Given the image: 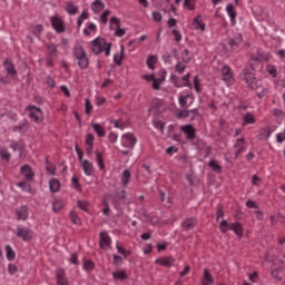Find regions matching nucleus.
<instances>
[{"mask_svg": "<svg viewBox=\"0 0 285 285\" xmlns=\"http://www.w3.org/2000/svg\"><path fill=\"white\" fill-rule=\"evenodd\" d=\"M181 80L185 81L181 83L183 88H193V85L190 83V73H186L181 77Z\"/></svg>", "mask_w": 285, "mask_h": 285, "instance_id": "obj_47", "label": "nucleus"}, {"mask_svg": "<svg viewBox=\"0 0 285 285\" xmlns=\"http://www.w3.org/2000/svg\"><path fill=\"white\" fill-rule=\"evenodd\" d=\"M70 218H71L72 224H75L76 226H81V218H79L77 213L71 212L70 213Z\"/></svg>", "mask_w": 285, "mask_h": 285, "instance_id": "obj_50", "label": "nucleus"}, {"mask_svg": "<svg viewBox=\"0 0 285 285\" xmlns=\"http://www.w3.org/2000/svg\"><path fill=\"white\" fill-rule=\"evenodd\" d=\"M82 268L86 273H92V271H95V262H92V259L83 258Z\"/></svg>", "mask_w": 285, "mask_h": 285, "instance_id": "obj_33", "label": "nucleus"}, {"mask_svg": "<svg viewBox=\"0 0 285 285\" xmlns=\"http://www.w3.org/2000/svg\"><path fill=\"white\" fill-rule=\"evenodd\" d=\"M267 72H268V75H271V77H273V79H276V77H277V67H275L273 65H268L267 66Z\"/></svg>", "mask_w": 285, "mask_h": 285, "instance_id": "obj_54", "label": "nucleus"}, {"mask_svg": "<svg viewBox=\"0 0 285 285\" xmlns=\"http://www.w3.org/2000/svg\"><path fill=\"white\" fill-rule=\"evenodd\" d=\"M4 250L7 253L8 262H14V258L17 257V254L14 253V249H12V246L6 245Z\"/></svg>", "mask_w": 285, "mask_h": 285, "instance_id": "obj_38", "label": "nucleus"}, {"mask_svg": "<svg viewBox=\"0 0 285 285\" xmlns=\"http://www.w3.org/2000/svg\"><path fill=\"white\" fill-rule=\"evenodd\" d=\"M125 47L124 45L120 46V55L116 53L114 56V63H116V66H121V62L124 61V52H125Z\"/></svg>", "mask_w": 285, "mask_h": 285, "instance_id": "obj_36", "label": "nucleus"}, {"mask_svg": "<svg viewBox=\"0 0 285 285\" xmlns=\"http://www.w3.org/2000/svg\"><path fill=\"white\" fill-rule=\"evenodd\" d=\"M85 112L86 115H90L92 112V102H90V99H85Z\"/></svg>", "mask_w": 285, "mask_h": 285, "instance_id": "obj_56", "label": "nucleus"}, {"mask_svg": "<svg viewBox=\"0 0 285 285\" xmlns=\"http://www.w3.org/2000/svg\"><path fill=\"white\" fill-rule=\"evenodd\" d=\"M16 237H19L22 242H30L32 239V232L30 228L17 227Z\"/></svg>", "mask_w": 285, "mask_h": 285, "instance_id": "obj_12", "label": "nucleus"}, {"mask_svg": "<svg viewBox=\"0 0 285 285\" xmlns=\"http://www.w3.org/2000/svg\"><path fill=\"white\" fill-rule=\"evenodd\" d=\"M86 146H95V136L92 134H88L85 140Z\"/></svg>", "mask_w": 285, "mask_h": 285, "instance_id": "obj_60", "label": "nucleus"}, {"mask_svg": "<svg viewBox=\"0 0 285 285\" xmlns=\"http://www.w3.org/2000/svg\"><path fill=\"white\" fill-rule=\"evenodd\" d=\"M257 119H255V116L250 112H247L243 117V126H253V124H256Z\"/></svg>", "mask_w": 285, "mask_h": 285, "instance_id": "obj_32", "label": "nucleus"}, {"mask_svg": "<svg viewBox=\"0 0 285 285\" xmlns=\"http://www.w3.org/2000/svg\"><path fill=\"white\" fill-rule=\"evenodd\" d=\"M82 170L87 177H92V171L95 170V166L88 159L81 163Z\"/></svg>", "mask_w": 285, "mask_h": 285, "instance_id": "obj_24", "label": "nucleus"}, {"mask_svg": "<svg viewBox=\"0 0 285 285\" xmlns=\"http://www.w3.org/2000/svg\"><path fill=\"white\" fill-rule=\"evenodd\" d=\"M194 88H195L196 92H198V94L202 92L199 76L194 77Z\"/></svg>", "mask_w": 285, "mask_h": 285, "instance_id": "obj_61", "label": "nucleus"}, {"mask_svg": "<svg viewBox=\"0 0 285 285\" xmlns=\"http://www.w3.org/2000/svg\"><path fill=\"white\" fill-rule=\"evenodd\" d=\"M180 57L183 63H190V61L193 60V57H190V50L188 49L183 50Z\"/></svg>", "mask_w": 285, "mask_h": 285, "instance_id": "obj_41", "label": "nucleus"}, {"mask_svg": "<svg viewBox=\"0 0 285 285\" xmlns=\"http://www.w3.org/2000/svg\"><path fill=\"white\" fill-rule=\"evenodd\" d=\"M77 206L80 208V210L88 213V200H78Z\"/></svg>", "mask_w": 285, "mask_h": 285, "instance_id": "obj_55", "label": "nucleus"}, {"mask_svg": "<svg viewBox=\"0 0 285 285\" xmlns=\"http://www.w3.org/2000/svg\"><path fill=\"white\" fill-rule=\"evenodd\" d=\"M234 148H235V159H237V157H239L242 155V153H246V138H237L235 144H234Z\"/></svg>", "mask_w": 285, "mask_h": 285, "instance_id": "obj_13", "label": "nucleus"}, {"mask_svg": "<svg viewBox=\"0 0 285 285\" xmlns=\"http://www.w3.org/2000/svg\"><path fill=\"white\" fill-rule=\"evenodd\" d=\"M131 177H132V175L130 174L129 169H125L122 171V176L120 178L122 188H128Z\"/></svg>", "mask_w": 285, "mask_h": 285, "instance_id": "obj_27", "label": "nucleus"}, {"mask_svg": "<svg viewBox=\"0 0 285 285\" xmlns=\"http://www.w3.org/2000/svg\"><path fill=\"white\" fill-rule=\"evenodd\" d=\"M108 17H110V10H105L100 16L101 23H108Z\"/></svg>", "mask_w": 285, "mask_h": 285, "instance_id": "obj_63", "label": "nucleus"}, {"mask_svg": "<svg viewBox=\"0 0 285 285\" xmlns=\"http://www.w3.org/2000/svg\"><path fill=\"white\" fill-rule=\"evenodd\" d=\"M184 7L187 8V10H195V0H184Z\"/></svg>", "mask_w": 285, "mask_h": 285, "instance_id": "obj_59", "label": "nucleus"}, {"mask_svg": "<svg viewBox=\"0 0 285 285\" xmlns=\"http://www.w3.org/2000/svg\"><path fill=\"white\" fill-rule=\"evenodd\" d=\"M112 23H115V26H116V31H115L116 37H124V35H126V29H121L120 28V26H119V23H120L119 18L111 17L110 24L112 26Z\"/></svg>", "mask_w": 285, "mask_h": 285, "instance_id": "obj_25", "label": "nucleus"}, {"mask_svg": "<svg viewBox=\"0 0 285 285\" xmlns=\"http://www.w3.org/2000/svg\"><path fill=\"white\" fill-rule=\"evenodd\" d=\"M47 52H48V57H53V58L59 57V49L57 45H55V42H50L47 45Z\"/></svg>", "mask_w": 285, "mask_h": 285, "instance_id": "obj_29", "label": "nucleus"}, {"mask_svg": "<svg viewBox=\"0 0 285 285\" xmlns=\"http://www.w3.org/2000/svg\"><path fill=\"white\" fill-rule=\"evenodd\" d=\"M204 279H205V284H213L215 282L213 279V275L208 269H204Z\"/></svg>", "mask_w": 285, "mask_h": 285, "instance_id": "obj_49", "label": "nucleus"}, {"mask_svg": "<svg viewBox=\"0 0 285 285\" xmlns=\"http://www.w3.org/2000/svg\"><path fill=\"white\" fill-rule=\"evenodd\" d=\"M96 155V161L99 170H106V165L104 163V154L101 151H95Z\"/></svg>", "mask_w": 285, "mask_h": 285, "instance_id": "obj_34", "label": "nucleus"}, {"mask_svg": "<svg viewBox=\"0 0 285 285\" xmlns=\"http://www.w3.org/2000/svg\"><path fill=\"white\" fill-rule=\"evenodd\" d=\"M121 146L128 150H134L137 146V137L132 132H127L121 136Z\"/></svg>", "mask_w": 285, "mask_h": 285, "instance_id": "obj_7", "label": "nucleus"}, {"mask_svg": "<svg viewBox=\"0 0 285 285\" xmlns=\"http://www.w3.org/2000/svg\"><path fill=\"white\" fill-rule=\"evenodd\" d=\"M180 130L186 135V139L188 141H193L197 139V129L193 125L188 124V125L181 126Z\"/></svg>", "mask_w": 285, "mask_h": 285, "instance_id": "obj_11", "label": "nucleus"}, {"mask_svg": "<svg viewBox=\"0 0 285 285\" xmlns=\"http://www.w3.org/2000/svg\"><path fill=\"white\" fill-rule=\"evenodd\" d=\"M170 81H173L175 88H184V85H181V83L179 82V77H177V75L171 73V75H170Z\"/></svg>", "mask_w": 285, "mask_h": 285, "instance_id": "obj_51", "label": "nucleus"}, {"mask_svg": "<svg viewBox=\"0 0 285 285\" xmlns=\"http://www.w3.org/2000/svg\"><path fill=\"white\" fill-rule=\"evenodd\" d=\"M3 66L7 75H9L10 77H17V69L14 68V63H12V61H10L9 59H4Z\"/></svg>", "mask_w": 285, "mask_h": 285, "instance_id": "obj_23", "label": "nucleus"}, {"mask_svg": "<svg viewBox=\"0 0 285 285\" xmlns=\"http://www.w3.org/2000/svg\"><path fill=\"white\" fill-rule=\"evenodd\" d=\"M112 277L116 281L126 282V279H128V274H126L125 271H116V272H112Z\"/></svg>", "mask_w": 285, "mask_h": 285, "instance_id": "obj_35", "label": "nucleus"}, {"mask_svg": "<svg viewBox=\"0 0 285 285\" xmlns=\"http://www.w3.org/2000/svg\"><path fill=\"white\" fill-rule=\"evenodd\" d=\"M56 284L57 285H70V281L68 276H66V269L58 268L56 271Z\"/></svg>", "mask_w": 285, "mask_h": 285, "instance_id": "obj_15", "label": "nucleus"}, {"mask_svg": "<svg viewBox=\"0 0 285 285\" xmlns=\"http://www.w3.org/2000/svg\"><path fill=\"white\" fill-rule=\"evenodd\" d=\"M155 264H158L159 266H164V268H173L175 264V258L174 257H160L155 261Z\"/></svg>", "mask_w": 285, "mask_h": 285, "instance_id": "obj_17", "label": "nucleus"}, {"mask_svg": "<svg viewBox=\"0 0 285 285\" xmlns=\"http://www.w3.org/2000/svg\"><path fill=\"white\" fill-rule=\"evenodd\" d=\"M242 43H244V36H242V33H236L233 38H228L227 40L230 52H238Z\"/></svg>", "mask_w": 285, "mask_h": 285, "instance_id": "obj_8", "label": "nucleus"}, {"mask_svg": "<svg viewBox=\"0 0 285 285\" xmlns=\"http://www.w3.org/2000/svg\"><path fill=\"white\" fill-rule=\"evenodd\" d=\"M193 26L195 27V30L206 32V23L204 22V20H202V16H197L196 18H194Z\"/></svg>", "mask_w": 285, "mask_h": 285, "instance_id": "obj_26", "label": "nucleus"}, {"mask_svg": "<svg viewBox=\"0 0 285 285\" xmlns=\"http://www.w3.org/2000/svg\"><path fill=\"white\" fill-rule=\"evenodd\" d=\"M116 248L120 255H122L126 259V257H130L132 255V252L119 246V244L116 245Z\"/></svg>", "mask_w": 285, "mask_h": 285, "instance_id": "obj_45", "label": "nucleus"}, {"mask_svg": "<svg viewBox=\"0 0 285 285\" xmlns=\"http://www.w3.org/2000/svg\"><path fill=\"white\" fill-rule=\"evenodd\" d=\"M197 224H199V220L197 219V217L193 216V217H189V218H185L180 223V228L185 233H188V230H193V228H195L197 226Z\"/></svg>", "mask_w": 285, "mask_h": 285, "instance_id": "obj_10", "label": "nucleus"}, {"mask_svg": "<svg viewBox=\"0 0 285 285\" xmlns=\"http://www.w3.org/2000/svg\"><path fill=\"white\" fill-rule=\"evenodd\" d=\"M62 208H63V202L61 199L55 198L52 202L53 213H59V210H62Z\"/></svg>", "mask_w": 285, "mask_h": 285, "instance_id": "obj_42", "label": "nucleus"}, {"mask_svg": "<svg viewBox=\"0 0 285 285\" xmlns=\"http://www.w3.org/2000/svg\"><path fill=\"white\" fill-rule=\"evenodd\" d=\"M188 95H186V96H184V95H180L179 97H178V104H179V106L181 107V108H186V106H188Z\"/></svg>", "mask_w": 285, "mask_h": 285, "instance_id": "obj_52", "label": "nucleus"}, {"mask_svg": "<svg viewBox=\"0 0 285 285\" xmlns=\"http://www.w3.org/2000/svg\"><path fill=\"white\" fill-rule=\"evenodd\" d=\"M177 119H188L190 117V111L188 110H180L176 112Z\"/></svg>", "mask_w": 285, "mask_h": 285, "instance_id": "obj_53", "label": "nucleus"}, {"mask_svg": "<svg viewBox=\"0 0 285 285\" xmlns=\"http://www.w3.org/2000/svg\"><path fill=\"white\" fill-rule=\"evenodd\" d=\"M65 10H66L67 14L75 16V14H77V12H79V7H77L75 4V2L68 1V2H66Z\"/></svg>", "mask_w": 285, "mask_h": 285, "instance_id": "obj_30", "label": "nucleus"}, {"mask_svg": "<svg viewBox=\"0 0 285 285\" xmlns=\"http://www.w3.org/2000/svg\"><path fill=\"white\" fill-rule=\"evenodd\" d=\"M219 230L220 233H228V230H233V233H235L239 239H242V237H244V227H242V223H228V220L223 219L219 223Z\"/></svg>", "mask_w": 285, "mask_h": 285, "instance_id": "obj_4", "label": "nucleus"}, {"mask_svg": "<svg viewBox=\"0 0 285 285\" xmlns=\"http://www.w3.org/2000/svg\"><path fill=\"white\" fill-rule=\"evenodd\" d=\"M155 63H157V56L150 55L146 60L147 68L155 70Z\"/></svg>", "mask_w": 285, "mask_h": 285, "instance_id": "obj_43", "label": "nucleus"}, {"mask_svg": "<svg viewBox=\"0 0 285 285\" xmlns=\"http://www.w3.org/2000/svg\"><path fill=\"white\" fill-rule=\"evenodd\" d=\"M26 111L29 112V119L33 121V124H41V121H43V118L41 117L43 110H41V108L35 105H29L26 107Z\"/></svg>", "mask_w": 285, "mask_h": 285, "instance_id": "obj_5", "label": "nucleus"}, {"mask_svg": "<svg viewBox=\"0 0 285 285\" xmlns=\"http://www.w3.org/2000/svg\"><path fill=\"white\" fill-rule=\"evenodd\" d=\"M0 157L4 159L7 164H10V159L12 158V154L8 151V148H0Z\"/></svg>", "mask_w": 285, "mask_h": 285, "instance_id": "obj_39", "label": "nucleus"}, {"mask_svg": "<svg viewBox=\"0 0 285 285\" xmlns=\"http://www.w3.org/2000/svg\"><path fill=\"white\" fill-rule=\"evenodd\" d=\"M112 49V43L107 42L106 39L98 37L91 41V52L94 55H101L105 51L106 57H110V50Z\"/></svg>", "mask_w": 285, "mask_h": 285, "instance_id": "obj_1", "label": "nucleus"}, {"mask_svg": "<svg viewBox=\"0 0 285 285\" xmlns=\"http://www.w3.org/2000/svg\"><path fill=\"white\" fill-rule=\"evenodd\" d=\"M239 80L246 83L248 90H257L259 88L257 77L250 68H244L239 73Z\"/></svg>", "mask_w": 285, "mask_h": 285, "instance_id": "obj_2", "label": "nucleus"}, {"mask_svg": "<svg viewBox=\"0 0 285 285\" xmlns=\"http://www.w3.org/2000/svg\"><path fill=\"white\" fill-rule=\"evenodd\" d=\"M28 205H22L16 209V216L18 220L26 222L28 219Z\"/></svg>", "mask_w": 285, "mask_h": 285, "instance_id": "obj_19", "label": "nucleus"}, {"mask_svg": "<svg viewBox=\"0 0 285 285\" xmlns=\"http://www.w3.org/2000/svg\"><path fill=\"white\" fill-rule=\"evenodd\" d=\"M276 141L277 144H284L285 141V129H284V132H279L276 135Z\"/></svg>", "mask_w": 285, "mask_h": 285, "instance_id": "obj_64", "label": "nucleus"}, {"mask_svg": "<svg viewBox=\"0 0 285 285\" xmlns=\"http://www.w3.org/2000/svg\"><path fill=\"white\" fill-rule=\"evenodd\" d=\"M209 168L214 171L217 173L218 175H222V165H219V163H217V160L212 159L208 163Z\"/></svg>", "mask_w": 285, "mask_h": 285, "instance_id": "obj_37", "label": "nucleus"}, {"mask_svg": "<svg viewBox=\"0 0 285 285\" xmlns=\"http://www.w3.org/2000/svg\"><path fill=\"white\" fill-rule=\"evenodd\" d=\"M279 273H282V267H278L276 269H273L271 272V275L274 279H277L278 282H282V277H279Z\"/></svg>", "mask_w": 285, "mask_h": 285, "instance_id": "obj_57", "label": "nucleus"}, {"mask_svg": "<svg viewBox=\"0 0 285 285\" xmlns=\"http://www.w3.org/2000/svg\"><path fill=\"white\" fill-rule=\"evenodd\" d=\"M17 186L18 188H21L23 193H28L29 195H32V196L37 195V190L32 188V185H30L28 180L19 181L17 183Z\"/></svg>", "mask_w": 285, "mask_h": 285, "instance_id": "obj_18", "label": "nucleus"}, {"mask_svg": "<svg viewBox=\"0 0 285 285\" xmlns=\"http://www.w3.org/2000/svg\"><path fill=\"white\" fill-rule=\"evenodd\" d=\"M49 190L51 193H59V190H61V181L57 178H51L49 180Z\"/></svg>", "mask_w": 285, "mask_h": 285, "instance_id": "obj_28", "label": "nucleus"}, {"mask_svg": "<svg viewBox=\"0 0 285 285\" xmlns=\"http://www.w3.org/2000/svg\"><path fill=\"white\" fill-rule=\"evenodd\" d=\"M250 61H266V53H264V50L258 49L256 53L250 55Z\"/></svg>", "mask_w": 285, "mask_h": 285, "instance_id": "obj_31", "label": "nucleus"}, {"mask_svg": "<svg viewBox=\"0 0 285 285\" xmlns=\"http://www.w3.org/2000/svg\"><path fill=\"white\" fill-rule=\"evenodd\" d=\"M75 150H76V153H77V155H78V159H79L80 164H82V161H86V160L83 159V150H81V149L79 148V145H78V144L75 145Z\"/></svg>", "mask_w": 285, "mask_h": 285, "instance_id": "obj_58", "label": "nucleus"}, {"mask_svg": "<svg viewBox=\"0 0 285 285\" xmlns=\"http://www.w3.org/2000/svg\"><path fill=\"white\" fill-rule=\"evenodd\" d=\"M100 237V248L102 250H106V248H110L112 244V238H110V235H108V232L102 230L99 233Z\"/></svg>", "mask_w": 285, "mask_h": 285, "instance_id": "obj_14", "label": "nucleus"}, {"mask_svg": "<svg viewBox=\"0 0 285 285\" xmlns=\"http://www.w3.org/2000/svg\"><path fill=\"white\" fill-rule=\"evenodd\" d=\"M72 55L75 59H77L80 70H88V67L90 66V59L88 58L86 49H83L81 46H77L73 48Z\"/></svg>", "mask_w": 285, "mask_h": 285, "instance_id": "obj_3", "label": "nucleus"}, {"mask_svg": "<svg viewBox=\"0 0 285 285\" xmlns=\"http://www.w3.org/2000/svg\"><path fill=\"white\" fill-rule=\"evenodd\" d=\"M175 70L178 75H184V72H186V65L184 61H178L175 66Z\"/></svg>", "mask_w": 285, "mask_h": 285, "instance_id": "obj_46", "label": "nucleus"}, {"mask_svg": "<svg viewBox=\"0 0 285 285\" xmlns=\"http://www.w3.org/2000/svg\"><path fill=\"white\" fill-rule=\"evenodd\" d=\"M71 186L72 188H75V190H78L79 193H81V184H79V178L73 176L71 178Z\"/></svg>", "mask_w": 285, "mask_h": 285, "instance_id": "obj_48", "label": "nucleus"}, {"mask_svg": "<svg viewBox=\"0 0 285 285\" xmlns=\"http://www.w3.org/2000/svg\"><path fill=\"white\" fill-rule=\"evenodd\" d=\"M89 17L90 16L88 14V12L83 10L77 19V27L80 28L81 26H83V21H86V19H89Z\"/></svg>", "mask_w": 285, "mask_h": 285, "instance_id": "obj_44", "label": "nucleus"}, {"mask_svg": "<svg viewBox=\"0 0 285 285\" xmlns=\"http://www.w3.org/2000/svg\"><path fill=\"white\" fill-rule=\"evenodd\" d=\"M92 128L98 137H106V129L99 124H92Z\"/></svg>", "mask_w": 285, "mask_h": 285, "instance_id": "obj_40", "label": "nucleus"}, {"mask_svg": "<svg viewBox=\"0 0 285 285\" xmlns=\"http://www.w3.org/2000/svg\"><path fill=\"white\" fill-rule=\"evenodd\" d=\"M222 79L225 81V83H234L235 82V76L233 75V69L228 65H224L220 69Z\"/></svg>", "mask_w": 285, "mask_h": 285, "instance_id": "obj_9", "label": "nucleus"}, {"mask_svg": "<svg viewBox=\"0 0 285 285\" xmlns=\"http://www.w3.org/2000/svg\"><path fill=\"white\" fill-rule=\"evenodd\" d=\"M49 21L51 23L52 29L55 30V32H57V35H63V32H66V21H63L61 19V17L59 16H51L49 18Z\"/></svg>", "mask_w": 285, "mask_h": 285, "instance_id": "obj_6", "label": "nucleus"}, {"mask_svg": "<svg viewBox=\"0 0 285 285\" xmlns=\"http://www.w3.org/2000/svg\"><path fill=\"white\" fill-rule=\"evenodd\" d=\"M20 175H22L27 181H35V170H32L30 165H23L20 168Z\"/></svg>", "mask_w": 285, "mask_h": 285, "instance_id": "obj_16", "label": "nucleus"}, {"mask_svg": "<svg viewBox=\"0 0 285 285\" xmlns=\"http://www.w3.org/2000/svg\"><path fill=\"white\" fill-rule=\"evenodd\" d=\"M112 264H114V266H121L124 264V258H121V256L115 254Z\"/></svg>", "mask_w": 285, "mask_h": 285, "instance_id": "obj_62", "label": "nucleus"}, {"mask_svg": "<svg viewBox=\"0 0 285 285\" xmlns=\"http://www.w3.org/2000/svg\"><path fill=\"white\" fill-rule=\"evenodd\" d=\"M226 12L230 19L232 26H235V23H237V11H235V6H233V3H228L226 6Z\"/></svg>", "mask_w": 285, "mask_h": 285, "instance_id": "obj_21", "label": "nucleus"}, {"mask_svg": "<svg viewBox=\"0 0 285 285\" xmlns=\"http://www.w3.org/2000/svg\"><path fill=\"white\" fill-rule=\"evenodd\" d=\"M30 130V122L28 120H23L21 124L12 127V132H20L21 135L28 132Z\"/></svg>", "mask_w": 285, "mask_h": 285, "instance_id": "obj_20", "label": "nucleus"}, {"mask_svg": "<svg viewBox=\"0 0 285 285\" xmlns=\"http://www.w3.org/2000/svg\"><path fill=\"white\" fill-rule=\"evenodd\" d=\"M105 8H106V3H104V1L101 0H95L90 4V9H91V12H94V14H99V12L105 10Z\"/></svg>", "mask_w": 285, "mask_h": 285, "instance_id": "obj_22", "label": "nucleus"}]
</instances>
